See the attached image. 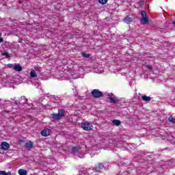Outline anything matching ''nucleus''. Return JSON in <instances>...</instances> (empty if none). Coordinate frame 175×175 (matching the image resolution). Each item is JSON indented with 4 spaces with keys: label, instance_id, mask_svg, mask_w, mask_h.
Listing matches in <instances>:
<instances>
[{
    "label": "nucleus",
    "instance_id": "9d476101",
    "mask_svg": "<svg viewBox=\"0 0 175 175\" xmlns=\"http://www.w3.org/2000/svg\"><path fill=\"white\" fill-rule=\"evenodd\" d=\"M113 125H115L116 126H120L121 125V121L118 120H113L112 121Z\"/></svg>",
    "mask_w": 175,
    "mask_h": 175
},
{
    "label": "nucleus",
    "instance_id": "2eb2a0df",
    "mask_svg": "<svg viewBox=\"0 0 175 175\" xmlns=\"http://www.w3.org/2000/svg\"><path fill=\"white\" fill-rule=\"evenodd\" d=\"M30 77L35 78L38 77V75H36V72H35V70H32L30 72Z\"/></svg>",
    "mask_w": 175,
    "mask_h": 175
},
{
    "label": "nucleus",
    "instance_id": "7ed1b4c3",
    "mask_svg": "<svg viewBox=\"0 0 175 175\" xmlns=\"http://www.w3.org/2000/svg\"><path fill=\"white\" fill-rule=\"evenodd\" d=\"M81 128H83L84 131H90L94 129V126L92 125V124L88 122H85L81 123Z\"/></svg>",
    "mask_w": 175,
    "mask_h": 175
},
{
    "label": "nucleus",
    "instance_id": "9b49d317",
    "mask_svg": "<svg viewBox=\"0 0 175 175\" xmlns=\"http://www.w3.org/2000/svg\"><path fill=\"white\" fill-rule=\"evenodd\" d=\"M61 118L62 117L65 116V111L64 109H59L58 110V113H57Z\"/></svg>",
    "mask_w": 175,
    "mask_h": 175
},
{
    "label": "nucleus",
    "instance_id": "aec40b11",
    "mask_svg": "<svg viewBox=\"0 0 175 175\" xmlns=\"http://www.w3.org/2000/svg\"><path fill=\"white\" fill-rule=\"evenodd\" d=\"M82 55H83V57H84V58H89V57H90V55H88L85 53H83Z\"/></svg>",
    "mask_w": 175,
    "mask_h": 175
},
{
    "label": "nucleus",
    "instance_id": "423d86ee",
    "mask_svg": "<svg viewBox=\"0 0 175 175\" xmlns=\"http://www.w3.org/2000/svg\"><path fill=\"white\" fill-rule=\"evenodd\" d=\"M42 136H44V137H47L50 135V130L49 129H44L41 132Z\"/></svg>",
    "mask_w": 175,
    "mask_h": 175
},
{
    "label": "nucleus",
    "instance_id": "5701e85b",
    "mask_svg": "<svg viewBox=\"0 0 175 175\" xmlns=\"http://www.w3.org/2000/svg\"><path fill=\"white\" fill-rule=\"evenodd\" d=\"M7 66H8V68H13V64H8L7 65Z\"/></svg>",
    "mask_w": 175,
    "mask_h": 175
},
{
    "label": "nucleus",
    "instance_id": "6e6552de",
    "mask_svg": "<svg viewBox=\"0 0 175 175\" xmlns=\"http://www.w3.org/2000/svg\"><path fill=\"white\" fill-rule=\"evenodd\" d=\"M14 70H16V72H21L23 70V67H21L20 64H15L14 66Z\"/></svg>",
    "mask_w": 175,
    "mask_h": 175
},
{
    "label": "nucleus",
    "instance_id": "a878e982",
    "mask_svg": "<svg viewBox=\"0 0 175 175\" xmlns=\"http://www.w3.org/2000/svg\"><path fill=\"white\" fill-rule=\"evenodd\" d=\"M19 3H21V1H19Z\"/></svg>",
    "mask_w": 175,
    "mask_h": 175
},
{
    "label": "nucleus",
    "instance_id": "6ab92c4d",
    "mask_svg": "<svg viewBox=\"0 0 175 175\" xmlns=\"http://www.w3.org/2000/svg\"><path fill=\"white\" fill-rule=\"evenodd\" d=\"M107 1L109 0H98L99 3H101V5H106L107 3Z\"/></svg>",
    "mask_w": 175,
    "mask_h": 175
},
{
    "label": "nucleus",
    "instance_id": "f3484780",
    "mask_svg": "<svg viewBox=\"0 0 175 175\" xmlns=\"http://www.w3.org/2000/svg\"><path fill=\"white\" fill-rule=\"evenodd\" d=\"M170 122H172V124H175V118L173 116H170L168 118Z\"/></svg>",
    "mask_w": 175,
    "mask_h": 175
},
{
    "label": "nucleus",
    "instance_id": "b1692460",
    "mask_svg": "<svg viewBox=\"0 0 175 175\" xmlns=\"http://www.w3.org/2000/svg\"><path fill=\"white\" fill-rule=\"evenodd\" d=\"M3 42V38H0V43H2Z\"/></svg>",
    "mask_w": 175,
    "mask_h": 175
},
{
    "label": "nucleus",
    "instance_id": "412c9836",
    "mask_svg": "<svg viewBox=\"0 0 175 175\" xmlns=\"http://www.w3.org/2000/svg\"><path fill=\"white\" fill-rule=\"evenodd\" d=\"M1 55H5L6 58H9V53L8 52L2 53Z\"/></svg>",
    "mask_w": 175,
    "mask_h": 175
},
{
    "label": "nucleus",
    "instance_id": "393cba45",
    "mask_svg": "<svg viewBox=\"0 0 175 175\" xmlns=\"http://www.w3.org/2000/svg\"><path fill=\"white\" fill-rule=\"evenodd\" d=\"M1 36H2V33H0V38H1Z\"/></svg>",
    "mask_w": 175,
    "mask_h": 175
},
{
    "label": "nucleus",
    "instance_id": "ddd939ff",
    "mask_svg": "<svg viewBox=\"0 0 175 175\" xmlns=\"http://www.w3.org/2000/svg\"><path fill=\"white\" fill-rule=\"evenodd\" d=\"M18 173L20 175H27V170L23 169H20L18 170Z\"/></svg>",
    "mask_w": 175,
    "mask_h": 175
},
{
    "label": "nucleus",
    "instance_id": "a211bd4d",
    "mask_svg": "<svg viewBox=\"0 0 175 175\" xmlns=\"http://www.w3.org/2000/svg\"><path fill=\"white\" fill-rule=\"evenodd\" d=\"M72 152H79V148L77 146H75L72 148Z\"/></svg>",
    "mask_w": 175,
    "mask_h": 175
},
{
    "label": "nucleus",
    "instance_id": "20e7f679",
    "mask_svg": "<svg viewBox=\"0 0 175 175\" xmlns=\"http://www.w3.org/2000/svg\"><path fill=\"white\" fill-rule=\"evenodd\" d=\"M105 167V165L101 163H98L96 167H94L92 170L96 173H100L102 172V169Z\"/></svg>",
    "mask_w": 175,
    "mask_h": 175
},
{
    "label": "nucleus",
    "instance_id": "39448f33",
    "mask_svg": "<svg viewBox=\"0 0 175 175\" xmlns=\"http://www.w3.org/2000/svg\"><path fill=\"white\" fill-rule=\"evenodd\" d=\"M0 146L1 150H3V151H8L10 148V145L7 142H3Z\"/></svg>",
    "mask_w": 175,
    "mask_h": 175
},
{
    "label": "nucleus",
    "instance_id": "f8f14e48",
    "mask_svg": "<svg viewBox=\"0 0 175 175\" xmlns=\"http://www.w3.org/2000/svg\"><path fill=\"white\" fill-rule=\"evenodd\" d=\"M51 118L53 120H60L61 118L59 117V115L58 113H53L51 114Z\"/></svg>",
    "mask_w": 175,
    "mask_h": 175
},
{
    "label": "nucleus",
    "instance_id": "4be33fe9",
    "mask_svg": "<svg viewBox=\"0 0 175 175\" xmlns=\"http://www.w3.org/2000/svg\"><path fill=\"white\" fill-rule=\"evenodd\" d=\"M146 68H147V69H149V70H152V66L147 65Z\"/></svg>",
    "mask_w": 175,
    "mask_h": 175
},
{
    "label": "nucleus",
    "instance_id": "f257e3e1",
    "mask_svg": "<svg viewBox=\"0 0 175 175\" xmlns=\"http://www.w3.org/2000/svg\"><path fill=\"white\" fill-rule=\"evenodd\" d=\"M141 16H142L140 21L141 24H142V25H146V24H148L150 20L148 19V17H147V13H146V11L142 10Z\"/></svg>",
    "mask_w": 175,
    "mask_h": 175
},
{
    "label": "nucleus",
    "instance_id": "4468645a",
    "mask_svg": "<svg viewBox=\"0 0 175 175\" xmlns=\"http://www.w3.org/2000/svg\"><path fill=\"white\" fill-rule=\"evenodd\" d=\"M142 100L145 102H150L151 100V97L147 96H142Z\"/></svg>",
    "mask_w": 175,
    "mask_h": 175
},
{
    "label": "nucleus",
    "instance_id": "0eeeda50",
    "mask_svg": "<svg viewBox=\"0 0 175 175\" xmlns=\"http://www.w3.org/2000/svg\"><path fill=\"white\" fill-rule=\"evenodd\" d=\"M124 21L126 23V24H131L133 21V19L129 16H126L125 18H124Z\"/></svg>",
    "mask_w": 175,
    "mask_h": 175
},
{
    "label": "nucleus",
    "instance_id": "1a4fd4ad",
    "mask_svg": "<svg viewBox=\"0 0 175 175\" xmlns=\"http://www.w3.org/2000/svg\"><path fill=\"white\" fill-rule=\"evenodd\" d=\"M25 148H27V150H30L31 148H32V147H33V143L31 141L29 142H27L25 144Z\"/></svg>",
    "mask_w": 175,
    "mask_h": 175
},
{
    "label": "nucleus",
    "instance_id": "dca6fc26",
    "mask_svg": "<svg viewBox=\"0 0 175 175\" xmlns=\"http://www.w3.org/2000/svg\"><path fill=\"white\" fill-rule=\"evenodd\" d=\"M109 100H110V103H114V104L118 103V100H116V98L113 97H110Z\"/></svg>",
    "mask_w": 175,
    "mask_h": 175
},
{
    "label": "nucleus",
    "instance_id": "f03ea898",
    "mask_svg": "<svg viewBox=\"0 0 175 175\" xmlns=\"http://www.w3.org/2000/svg\"><path fill=\"white\" fill-rule=\"evenodd\" d=\"M91 95L95 99H98L99 98L103 97V92L98 89H94L91 92Z\"/></svg>",
    "mask_w": 175,
    "mask_h": 175
}]
</instances>
